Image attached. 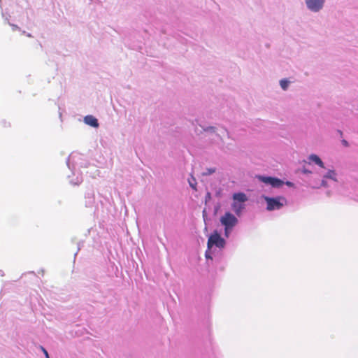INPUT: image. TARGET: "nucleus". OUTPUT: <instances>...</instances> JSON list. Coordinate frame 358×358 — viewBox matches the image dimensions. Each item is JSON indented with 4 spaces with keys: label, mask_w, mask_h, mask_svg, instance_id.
<instances>
[{
    "label": "nucleus",
    "mask_w": 358,
    "mask_h": 358,
    "mask_svg": "<svg viewBox=\"0 0 358 358\" xmlns=\"http://www.w3.org/2000/svg\"><path fill=\"white\" fill-rule=\"evenodd\" d=\"M41 350H42V351L43 352V353H44V355H45V357L46 358H50V357H49V355H48V353L47 350H46L43 347H42V346H41Z\"/></svg>",
    "instance_id": "ddd939ff"
},
{
    "label": "nucleus",
    "mask_w": 358,
    "mask_h": 358,
    "mask_svg": "<svg viewBox=\"0 0 358 358\" xmlns=\"http://www.w3.org/2000/svg\"><path fill=\"white\" fill-rule=\"evenodd\" d=\"M280 84L281 87L284 90H287V88L288 87L289 81L287 80H285V79L284 80H281Z\"/></svg>",
    "instance_id": "9d476101"
},
{
    "label": "nucleus",
    "mask_w": 358,
    "mask_h": 358,
    "mask_svg": "<svg viewBox=\"0 0 358 358\" xmlns=\"http://www.w3.org/2000/svg\"><path fill=\"white\" fill-rule=\"evenodd\" d=\"M189 183L192 188H193L195 190L196 189V180L194 178L192 177V180H189Z\"/></svg>",
    "instance_id": "9b49d317"
},
{
    "label": "nucleus",
    "mask_w": 358,
    "mask_h": 358,
    "mask_svg": "<svg viewBox=\"0 0 358 358\" xmlns=\"http://www.w3.org/2000/svg\"><path fill=\"white\" fill-rule=\"evenodd\" d=\"M306 3L310 10L317 12L322 8L324 0H306Z\"/></svg>",
    "instance_id": "423d86ee"
},
{
    "label": "nucleus",
    "mask_w": 358,
    "mask_h": 358,
    "mask_svg": "<svg viewBox=\"0 0 358 358\" xmlns=\"http://www.w3.org/2000/svg\"><path fill=\"white\" fill-rule=\"evenodd\" d=\"M18 29L17 26L13 25V29Z\"/></svg>",
    "instance_id": "2eb2a0df"
},
{
    "label": "nucleus",
    "mask_w": 358,
    "mask_h": 358,
    "mask_svg": "<svg viewBox=\"0 0 358 358\" xmlns=\"http://www.w3.org/2000/svg\"><path fill=\"white\" fill-rule=\"evenodd\" d=\"M215 172V168H210V169H207V172H205L203 173V176H207V175H210L213 173Z\"/></svg>",
    "instance_id": "f8f14e48"
},
{
    "label": "nucleus",
    "mask_w": 358,
    "mask_h": 358,
    "mask_svg": "<svg viewBox=\"0 0 358 358\" xmlns=\"http://www.w3.org/2000/svg\"><path fill=\"white\" fill-rule=\"evenodd\" d=\"M259 179L262 182L269 184L273 187H279L283 185V181L276 178L260 176Z\"/></svg>",
    "instance_id": "39448f33"
},
{
    "label": "nucleus",
    "mask_w": 358,
    "mask_h": 358,
    "mask_svg": "<svg viewBox=\"0 0 358 358\" xmlns=\"http://www.w3.org/2000/svg\"><path fill=\"white\" fill-rule=\"evenodd\" d=\"M207 245L209 249L213 245L219 248H223L225 245V241L217 231H215L208 238Z\"/></svg>",
    "instance_id": "20e7f679"
},
{
    "label": "nucleus",
    "mask_w": 358,
    "mask_h": 358,
    "mask_svg": "<svg viewBox=\"0 0 358 358\" xmlns=\"http://www.w3.org/2000/svg\"><path fill=\"white\" fill-rule=\"evenodd\" d=\"M263 198L267 204L266 210L269 211L279 210L287 203L286 198L282 196L276 197L264 196Z\"/></svg>",
    "instance_id": "f03ea898"
},
{
    "label": "nucleus",
    "mask_w": 358,
    "mask_h": 358,
    "mask_svg": "<svg viewBox=\"0 0 358 358\" xmlns=\"http://www.w3.org/2000/svg\"><path fill=\"white\" fill-rule=\"evenodd\" d=\"M335 176H336V173L334 172V171L330 170L327 172V173L326 174V176L324 177L336 180V178H334Z\"/></svg>",
    "instance_id": "1a4fd4ad"
},
{
    "label": "nucleus",
    "mask_w": 358,
    "mask_h": 358,
    "mask_svg": "<svg viewBox=\"0 0 358 358\" xmlns=\"http://www.w3.org/2000/svg\"><path fill=\"white\" fill-rule=\"evenodd\" d=\"M220 222L224 226V234L226 236H229L230 231L238 223V219L230 212H226L220 218Z\"/></svg>",
    "instance_id": "7ed1b4c3"
},
{
    "label": "nucleus",
    "mask_w": 358,
    "mask_h": 358,
    "mask_svg": "<svg viewBox=\"0 0 358 358\" xmlns=\"http://www.w3.org/2000/svg\"><path fill=\"white\" fill-rule=\"evenodd\" d=\"M342 143H343V145L344 146H345V147H348V141H345V140H343V141H342Z\"/></svg>",
    "instance_id": "4468645a"
},
{
    "label": "nucleus",
    "mask_w": 358,
    "mask_h": 358,
    "mask_svg": "<svg viewBox=\"0 0 358 358\" xmlns=\"http://www.w3.org/2000/svg\"><path fill=\"white\" fill-rule=\"evenodd\" d=\"M232 198L231 208L236 215L239 216L245 208V202L248 201V197L245 193L238 192L234 194Z\"/></svg>",
    "instance_id": "f257e3e1"
},
{
    "label": "nucleus",
    "mask_w": 358,
    "mask_h": 358,
    "mask_svg": "<svg viewBox=\"0 0 358 358\" xmlns=\"http://www.w3.org/2000/svg\"><path fill=\"white\" fill-rule=\"evenodd\" d=\"M210 194L208 192V193L207 194V197H210Z\"/></svg>",
    "instance_id": "dca6fc26"
},
{
    "label": "nucleus",
    "mask_w": 358,
    "mask_h": 358,
    "mask_svg": "<svg viewBox=\"0 0 358 358\" xmlns=\"http://www.w3.org/2000/svg\"><path fill=\"white\" fill-rule=\"evenodd\" d=\"M84 122L85 124H87L90 126H92L93 127H99V123H98L97 119L95 118L92 115H87L86 117H85Z\"/></svg>",
    "instance_id": "0eeeda50"
},
{
    "label": "nucleus",
    "mask_w": 358,
    "mask_h": 358,
    "mask_svg": "<svg viewBox=\"0 0 358 358\" xmlns=\"http://www.w3.org/2000/svg\"><path fill=\"white\" fill-rule=\"evenodd\" d=\"M309 159L311 162L315 163L317 165H318L321 168H324V163L322 162V161L320 159V158L317 155H310L309 157Z\"/></svg>",
    "instance_id": "6e6552de"
}]
</instances>
